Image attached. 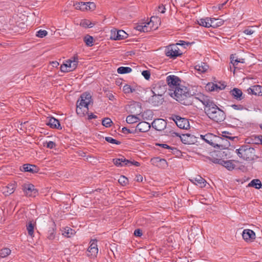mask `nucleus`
Returning a JSON list of instances; mask_svg holds the SVG:
<instances>
[{"label": "nucleus", "instance_id": "obj_1", "mask_svg": "<svg viewBox=\"0 0 262 262\" xmlns=\"http://www.w3.org/2000/svg\"><path fill=\"white\" fill-rule=\"evenodd\" d=\"M196 98L204 105L205 113L210 119L217 123L225 119V113L210 97L200 94L198 95Z\"/></svg>", "mask_w": 262, "mask_h": 262}, {"label": "nucleus", "instance_id": "obj_2", "mask_svg": "<svg viewBox=\"0 0 262 262\" xmlns=\"http://www.w3.org/2000/svg\"><path fill=\"white\" fill-rule=\"evenodd\" d=\"M169 94L174 97L176 100L185 105H192L193 99H198L197 97H193L191 94L189 89L182 85H179L173 90V92L169 93Z\"/></svg>", "mask_w": 262, "mask_h": 262}, {"label": "nucleus", "instance_id": "obj_3", "mask_svg": "<svg viewBox=\"0 0 262 262\" xmlns=\"http://www.w3.org/2000/svg\"><path fill=\"white\" fill-rule=\"evenodd\" d=\"M235 151L238 156L244 160L250 161L254 159L255 150L249 145H242Z\"/></svg>", "mask_w": 262, "mask_h": 262}, {"label": "nucleus", "instance_id": "obj_4", "mask_svg": "<svg viewBox=\"0 0 262 262\" xmlns=\"http://www.w3.org/2000/svg\"><path fill=\"white\" fill-rule=\"evenodd\" d=\"M93 102L92 96L90 93L85 92L82 94L76 102V113L78 115H83L81 109L82 107L86 108L88 110L89 105Z\"/></svg>", "mask_w": 262, "mask_h": 262}, {"label": "nucleus", "instance_id": "obj_5", "mask_svg": "<svg viewBox=\"0 0 262 262\" xmlns=\"http://www.w3.org/2000/svg\"><path fill=\"white\" fill-rule=\"evenodd\" d=\"M112 162L113 164L118 167H129L132 165H135L138 167L140 165L139 162L126 159L122 155H120L118 158L113 159Z\"/></svg>", "mask_w": 262, "mask_h": 262}, {"label": "nucleus", "instance_id": "obj_6", "mask_svg": "<svg viewBox=\"0 0 262 262\" xmlns=\"http://www.w3.org/2000/svg\"><path fill=\"white\" fill-rule=\"evenodd\" d=\"M172 136L180 137L182 143L185 144H192L196 142V137L191 134H183L181 136L179 133L173 132L172 133Z\"/></svg>", "mask_w": 262, "mask_h": 262}, {"label": "nucleus", "instance_id": "obj_7", "mask_svg": "<svg viewBox=\"0 0 262 262\" xmlns=\"http://www.w3.org/2000/svg\"><path fill=\"white\" fill-rule=\"evenodd\" d=\"M170 119L173 120L180 128L187 129L189 127V121L186 118H182L178 115H172Z\"/></svg>", "mask_w": 262, "mask_h": 262}, {"label": "nucleus", "instance_id": "obj_8", "mask_svg": "<svg viewBox=\"0 0 262 262\" xmlns=\"http://www.w3.org/2000/svg\"><path fill=\"white\" fill-rule=\"evenodd\" d=\"M182 53L180 52L177 45H170L165 50V55L170 58L175 59L181 56Z\"/></svg>", "mask_w": 262, "mask_h": 262}, {"label": "nucleus", "instance_id": "obj_9", "mask_svg": "<svg viewBox=\"0 0 262 262\" xmlns=\"http://www.w3.org/2000/svg\"><path fill=\"white\" fill-rule=\"evenodd\" d=\"M180 78L175 75H169L166 77V81L167 85L169 88V91H173L179 85H180L179 82L180 81Z\"/></svg>", "mask_w": 262, "mask_h": 262}, {"label": "nucleus", "instance_id": "obj_10", "mask_svg": "<svg viewBox=\"0 0 262 262\" xmlns=\"http://www.w3.org/2000/svg\"><path fill=\"white\" fill-rule=\"evenodd\" d=\"M22 189L27 196L35 197L38 194V190L35 186L31 183L24 184L22 186Z\"/></svg>", "mask_w": 262, "mask_h": 262}, {"label": "nucleus", "instance_id": "obj_11", "mask_svg": "<svg viewBox=\"0 0 262 262\" xmlns=\"http://www.w3.org/2000/svg\"><path fill=\"white\" fill-rule=\"evenodd\" d=\"M167 85L163 82H159L152 86L151 92L157 95L163 96L167 89Z\"/></svg>", "mask_w": 262, "mask_h": 262}, {"label": "nucleus", "instance_id": "obj_12", "mask_svg": "<svg viewBox=\"0 0 262 262\" xmlns=\"http://www.w3.org/2000/svg\"><path fill=\"white\" fill-rule=\"evenodd\" d=\"M127 37L128 34L124 31L120 30L112 31L110 38L112 40H117L126 38Z\"/></svg>", "mask_w": 262, "mask_h": 262}, {"label": "nucleus", "instance_id": "obj_13", "mask_svg": "<svg viewBox=\"0 0 262 262\" xmlns=\"http://www.w3.org/2000/svg\"><path fill=\"white\" fill-rule=\"evenodd\" d=\"M229 139H225V138H221V137L217 136L215 140V147H217L221 149H227L230 145V143L228 141Z\"/></svg>", "mask_w": 262, "mask_h": 262}, {"label": "nucleus", "instance_id": "obj_14", "mask_svg": "<svg viewBox=\"0 0 262 262\" xmlns=\"http://www.w3.org/2000/svg\"><path fill=\"white\" fill-rule=\"evenodd\" d=\"M20 170L21 171L29 172L31 173H37L39 170V168L35 165L30 164H24L20 167Z\"/></svg>", "mask_w": 262, "mask_h": 262}, {"label": "nucleus", "instance_id": "obj_15", "mask_svg": "<svg viewBox=\"0 0 262 262\" xmlns=\"http://www.w3.org/2000/svg\"><path fill=\"white\" fill-rule=\"evenodd\" d=\"M167 123L163 119H156L151 123L154 128L158 131H161L165 128Z\"/></svg>", "mask_w": 262, "mask_h": 262}, {"label": "nucleus", "instance_id": "obj_16", "mask_svg": "<svg viewBox=\"0 0 262 262\" xmlns=\"http://www.w3.org/2000/svg\"><path fill=\"white\" fill-rule=\"evenodd\" d=\"M230 94L234 99L238 101H242L245 98V95L243 94L242 90L236 88L231 90L230 91Z\"/></svg>", "mask_w": 262, "mask_h": 262}, {"label": "nucleus", "instance_id": "obj_17", "mask_svg": "<svg viewBox=\"0 0 262 262\" xmlns=\"http://www.w3.org/2000/svg\"><path fill=\"white\" fill-rule=\"evenodd\" d=\"M97 241L93 239L90 242V245L88 249L87 255L88 256H95L98 253Z\"/></svg>", "mask_w": 262, "mask_h": 262}, {"label": "nucleus", "instance_id": "obj_18", "mask_svg": "<svg viewBox=\"0 0 262 262\" xmlns=\"http://www.w3.org/2000/svg\"><path fill=\"white\" fill-rule=\"evenodd\" d=\"M248 94L255 96H262V86L254 85L250 86L247 90Z\"/></svg>", "mask_w": 262, "mask_h": 262}, {"label": "nucleus", "instance_id": "obj_19", "mask_svg": "<svg viewBox=\"0 0 262 262\" xmlns=\"http://www.w3.org/2000/svg\"><path fill=\"white\" fill-rule=\"evenodd\" d=\"M152 94L153 95L149 98L148 102L154 106H159L162 104L163 102V96Z\"/></svg>", "mask_w": 262, "mask_h": 262}, {"label": "nucleus", "instance_id": "obj_20", "mask_svg": "<svg viewBox=\"0 0 262 262\" xmlns=\"http://www.w3.org/2000/svg\"><path fill=\"white\" fill-rule=\"evenodd\" d=\"M242 236L243 239L246 242L251 241L256 237L255 232L250 229H244L243 231Z\"/></svg>", "mask_w": 262, "mask_h": 262}, {"label": "nucleus", "instance_id": "obj_21", "mask_svg": "<svg viewBox=\"0 0 262 262\" xmlns=\"http://www.w3.org/2000/svg\"><path fill=\"white\" fill-rule=\"evenodd\" d=\"M150 127L151 125L149 123L146 121H141L137 124L136 130H138L141 133H145L148 132Z\"/></svg>", "mask_w": 262, "mask_h": 262}, {"label": "nucleus", "instance_id": "obj_22", "mask_svg": "<svg viewBox=\"0 0 262 262\" xmlns=\"http://www.w3.org/2000/svg\"><path fill=\"white\" fill-rule=\"evenodd\" d=\"M190 181L201 188L205 187L207 183L206 180L200 176H198L195 178H192L190 179Z\"/></svg>", "mask_w": 262, "mask_h": 262}, {"label": "nucleus", "instance_id": "obj_23", "mask_svg": "<svg viewBox=\"0 0 262 262\" xmlns=\"http://www.w3.org/2000/svg\"><path fill=\"white\" fill-rule=\"evenodd\" d=\"M46 124L52 128L62 129L59 120L54 117H51L49 119L48 122L46 123Z\"/></svg>", "mask_w": 262, "mask_h": 262}, {"label": "nucleus", "instance_id": "obj_24", "mask_svg": "<svg viewBox=\"0 0 262 262\" xmlns=\"http://www.w3.org/2000/svg\"><path fill=\"white\" fill-rule=\"evenodd\" d=\"M150 163L152 165L158 167L165 166L167 164L166 160L161 159L159 157L151 158Z\"/></svg>", "mask_w": 262, "mask_h": 262}, {"label": "nucleus", "instance_id": "obj_25", "mask_svg": "<svg viewBox=\"0 0 262 262\" xmlns=\"http://www.w3.org/2000/svg\"><path fill=\"white\" fill-rule=\"evenodd\" d=\"M203 138H204V141L206 143L215 147V143L214 142H215L216 138H217L216 136L211 133H208L203 136Z\"/></svg>", "mask_w": 262, "mask_h": 262}, {"label": "nucleus", "instance_id": "obj_26", "mask_svg": "<svg viewBox=\"0 0 262 262\" xmlns=\"http://www.w3.org/2000/svg\"><path fill=\"white\" fill-rule=\"evenodd\" d=\"M209 26L213 28L219 27L224 23V20L221 18H210Z\"/></svg>", "mask_w": 262, "mask_h": 262}, {"label": "nucleus", "instance_id": "obj_27", "mask_svg": "<svg viewBox=\"0 0 262 262\" xmlns=\"http://www.w3.org/2000/svg\"><path fill=\"white\" fill-rule=\"evenodd\" d=\"M221 165L223 166L227 169H228V170H230V171L234 169L235 167V165L233 163L232 160L225 161V160H223L222 163H221Z\"/></svg>", "mask_w": 262, "mask_h": 262}, {"label": "nucleus", "instance_id": "obj_28", "mask_svg": "<svg viewBox=\"0 0 262 262\" xmlns=\"http://www.w3.org/2000/svg\"><path fill=\"white\" fill-rule=\"evenodd\" d=\"M141 116L143 120H151L153 118L154 113L151 110H147L142 113Z\"/></svg>", "mask_w": 262, "mask_h": 262}, {"label": "nucleus", "instance_id": "obj_29", "mask_svg": "<svg viewBox=\"0 0 262 262\" xmlns=\"http://www.w3.org/2000/svg\"><path fill=\"white\" fill-rule=\"evenodd\" d=\"M210 17H205L204 18H201L197 20L198 24L202 27H204L206 28H209L210 27Z\"/></svg>", "mask_w": 262, "mask_h": 262}, {"label": "nucleus", "instance_id": "obj_30", "mask_svg": "<svg viewBox=\"0 0 262 262\" xmlns=\"http://www.w3.org/2000/svg\"><path fill=\"white\" fill-rule=\"evenodd\" d=\"M249 187H252L256 189H259L261 186V182L259 179H253L249 184Z\"/></svg>", "mask_w": 262, "mask_h": 262}, {"label": "nucleus", "instance_id": "obj_31", "mask_svg": "<svg viewBox=\"0 0 262 262\" xmlns=\"http://www.w3.org/2000/svg\"><path fill=\"white\" fill-rule=\"evenodd\" d=\"M76 233L75 231L72 228L67 227L62 232V235L67 237H71Z\"/></svg>", "mask_w": 262, "mask_h": 262}, {"label": "nucleus", "instance_id": "obj_32", "mask_svg": "<svg viewBox=\"0 0 262 262\" xmlns=\"http://www.w3.org/2000/svg\"><path fill=\"white\" fill-rule=\"evenodd\" d=\"M150 23V22L148 23H147L146 24H145L144 25H138L136 26L135 29L136 30L139 31L141 32H148V31H150V29H149V27L147 25H149Z\"/></svg>", "mask_w": 262, "mask_h": 262}, {"label": "nucleus", "instance_id": "obj_33", "mask_svg": "<svg viewBox=\"0 0 262 262\" xmlns=\"http://www.w3.org/2000/svg\"><path fill=\"white\" fill-rule=\"evenodd\" d=\"M74 6L75 9L80 10L81 11L88 10V7H86V2H77L74 4Z\"/></svg>", "mask_w": 262, "mask_h": 262}, {"label": "nucleus", "instance_id": "obj_34", "mask_svg": "<svg viewBox=\"0 0 262 262\" xmlns=\"http://www.w3.org/2000/svg\"><path fill=\"white\" fill-rule=\"evenodd\" d=\"M15 190V184H11L8 185L4 188V193L6 195H8L13 193Z\"/></svg>", "mask_w": 262, "mask_h": 262}, {"label": "nucleus", "instance_id": "obj_35", "mask_svg": "<svg viewBox=\"0 0 262 262\" xmlns=\"http://www.w3.org/2000/svg\"><path fill=\"white\" fill-rule=\"evenodd\" d=\"M140 120V118L135 115H128L126 119V121L128 124H133Z\"/></svg>", "mask_w": 262, "mask_h": 262}, {"label": "nucleus", "instance_id": "obj_36", "mask_svg": "<svg viewBox=\"0 0 262 262\" xmlns=\"http://www.w3.org/2000/svg\"><path fill=\"white\" fill-rule=\"evenodd\" d=\"M56 228L50 227L47 232V238L49 240H53L55 237Z\"/></svg>", "mask_w": 262, "mask_h": 262}, {"label": "nucleus", "instance_id": "obj_37", "mask_svg": "<svg viewBox=\"0 0 262 262\" xmlns=\"http://www.w3.org/2000/svg\"><path fill=\"white\" fill-rule=\"evenodd\" d=\"M132 71V68L128 67H120L117 69V72L120 74L129 73Z\"/></svg>", "mask_w": 262, "mask_h": 262}, {"label": "nucleus", "instance_id": "obj_38", "mask_svg": "<svg viewBox=\"0 0 262 262\" xmlns=\"http://www.w3.org/2000/svg\"><path fill=\"white\" fill-rule=\"evenodd\" d=\"M27 230L28 231V234L31 236H33L34 235V225L32 223V222H29L27 225Z\"/></svg>", "mask_w": 262, "mask_h": 262}, {"label": "nucleus", "instance_id": "obj_39", "mask_svg": "<svg viewBox=\"0 0 262 262\" xmlns=\"http://www.w3.org/2000/svg\"><path fill=\"white\" fill-rule=\"evenodd\" d=\"M251 139L253 144H262V136L253 135L251 136Z\"/></svg>", "mask_w": 262, "mask_h": 262}, {"label": "nucleus", "instance_id": "obj_40", "mask_svg": "<svg viewBox=\"0 0 262 262\" xmlns=\"http://www.w3.org/2000/svg\"><path fill=\"white\" fill-rule=\"evenodd\" d=\"M94 38L92 36L87 35L84 38V41L88 47H92L93 46Z\"/></svg>", "mask_w": 262, "mask_h": 262}, {"label": "nucleus", "instance_id": "obj_41", "mask_svg": "<svg viewBox=\"0 0 262 262\" xmlns=\"http://www.w3.org/2000/svg\"><path fill=\"white\" fill-rule=\"evenodd\" d=\"M80 25L84 28H91L94 26V24L88 19H83L81 20Z\"/></svg>", "mask_w": 262, "mask_h": 262}, {"label": "nucleus", "instance_id": "obj_42", "mask_svg": "<svg viewBox=\"0 0 262 262\" xmlns=\"http://www.w3.org/2000/svg\"><path fill=\"white\" fill-rule=\"evenodd\" d=\"M11 250L7 248H5L1 249L0 251V256L2 258H4L8 256L11 253Z\"/></svg>", "mask_w": 262, "mask_h": 262}, {"label": "nucleus", "instance_id": "obj_43", "mask_svg": "<svg viewBox=\"0 0 262 262\" xmlns=\"http://www.w3.org/2000/svg\"><path fill=\"white\" fill-rule=\"evenodd\" d=\"M118 182L122 186H126L128 183V180L124 176H121L118 179Z\"/></svg>", "mask_w": 262, "mask_h": 262}, {"label": "nucleus", "instance_id": "obj_44", "mask_svg": "<svg viewBox=\"0 0 262 262\" xmlns=\"http://www.w3.org/2000/svg\"><path fill=\"white\" fill-rule=\"evenodd\" d=\"M112 123V121L109 118H105L102 120V124L106 127L111 126Z\"/></svg>", "mask_w": 262, "mask_h": 262}, {"label": "nucleus", "instance_id": "obj_45", "mask_svg": "<svg viewBox=\"0 0 262 262\" xmlns=\"http://www.w3.org/2000/svg\"><path fill=\"white\" fill-rule=\"evenodd\" d=\"M123 90L124 93L129 94L133 93L135 91V89L132 88L130 85L128 84H125L124 85L123 88Z\"/></svg>", "mask_w": 262, "mask_h": 262}, {"label": "nucleus", "instance_id": "obj_46", "mask_svg": "<svg viewBox=\"0 0 262 262\" xmlns=\"http://www.w3.org/2000/svg\"><path fill=\"white\" fill-rule=\"evenodd\" d=\"M105 140L111 144H114L116 145H120L121 144L120 141L117 140L111 137H106L105 138Z\"/></svg>", "mask_w": 262, "mask_h": 262}, {"label": "nucleus", "instance_id": "obj_47", "mask_svg": "<svg viewBox=\"0 0 262 262\" xmlns=\"http://www.w3.org/2000/svg\"><path fill=\"white\" fill-rule=\"evenodd\" d=\"M213 85L215 87L216 92L225 89L226 86L224 83H221V82L219 84L214 83V85Z\"/></svg>", "mask_w": 262, "mask_h": 262}, {"label": "nucleus", "instance_id": "obj_48", "mask_svg": "<svg viewBox=\"0 0 262 262\" xmlns=\"http://www.w3.org/2000/svg\"><path fill=\"white\" fill-rule=\"evenodd\" d=\"M48 34V32L45 30H39L37 31L36 36L39 38H43Z\"/></svg>", "mask_w": 262, "mask_h": 262}, {"label": "nucleus", "instance_id": "obj_49", "mask_svg": "<svg viewBox=\"0 0 262 262\" xmlns=\"http://www.w3.org/2000/svg\"><path fill=\"white\" fill-rule=\"evenodd\" d=\"M229 135H231V133L227 132H223L222 134L221 138H225V139H227L230 140L231 141H233V140L235 138V137H231L229 136Z\"/></svg>", "mask_w": 262, "mask_h": 262}, {"label": "nucleus", "instance_id": "obj_50", "mask_svg": "<svg viewBox=\"0 0 262 262\" xmlns=\"http://www.w3.org/2000/svg\"><path fill=\"white\" fill-rule=\"evenodd\" d=\"M231 107L235 110H237V111H243L244 110H246V108L242 104H232L231 105Z\"/></svg>", "mask_w": 262, "mask_h": 262}, {"label": "nucleus", "instance_id": "obj_51", "mask_svg": "<svg viewBox=\"0 0 262 262\" xmlns=\"http://www.w3.org/2000/svg\"><path fill=\"white\" fill-rule=\"evenodd\" d=\"M195 69L202 73L205 72L207 70L206 66H200L199 64L195 66Z\"/></svg>", "mask_w": 262, "mask_h": 262}, {"label": "nucleus", "instance_id": "obj_52", "mask_svg": "<svg viewBox=\"0 0 262 262\" xmlns=\"http://www.w3.org/2000/svg\"><path fill=\"white\" fill-rule=\"evenodd\" d=\"M238 63H245V59L244 58H236L234 60V63H233V67L234 68V69L237 68V66L238 64ZM235 72V70H234L233 73Z\"/></svg>", "mask_w": 262, "mask_h": 262}, {"label": "nucleus", "instance_id": "obj_53", "mask_svg": "<svg viewBox=\"0 0 262 262\" xmlns=\"http://www.w3.org/2000/svg\"><path fill=\"white\" fill-rule=\"evenodd\" d=\"M47 145H45V143H43V146L50 149H53L56 147V143L50 141L49 142H46Z\"/></svg>", "mask_w": 262, "mask_h": 262}, {"label": "nucleus", "instance_id": "obj_54", "mask_svg": "<svg viewBox=\"0 0 262 262\" xmlns=\"http://www.w3.org/2000/svg\"><path fill=\"white\" fill-rule=\"evenodd\" d=\"M208 159L210 161H211L212 163H215V164H218L220 165H221V163H222V162L223 160L222 159H217V158H216L214 157H212V158L208 157Z\"/></svg>", "mask_w": 262, "mask_h": 262}, {"label": "nucleus", "instance_id": "obj_55", "mask_svg": "<svg viewBox=\"0 0 262 262\" xmlns=\"http://www.w3.org/2000/svg\"><path fill=\"white\" fill-rule=\"evenodd\" d=\"M142 75L146 80H149L150 77V72L148 70H144L142 72Z\"/></svg>", "mask_w": 262, "mask_h": 262}, {"label": "nucleus", "instance_id": "obj_56", "mask_svg": "<svg viewBox=\"0 0 262 262\" xmlns=\"http://www.w3.org/2000/svg\"><path fill=\"white\" fill-rule=\"evenodd\" d=\"M86 7H88V10H94L96 8V5L93 2H86Z\"/></svg>", "mask_w": 262, "mask_h": 262}, {"label": "nucleus", "instance_id": "obj_57", "mask_svg": "<svg viewBox=\"0 0 262 262\" xmlns=\"http://www.w3.org/2000/svg\"><path fill=\"white\" fill-rule=\"evenodd\" d=\"M60 70L62 72L67 73L71 72V70L68 68L67 64L63 63L60 66Z\"/></svg>", "mask_w": 262, "mask_h": 262}, {"label": "nucleus", "instance_id": "obj_58", "mask_svg": "<svg viewBox=\"0 0 262 262\" xmlns=\"http://www.w3.org/2000/svg\"><path fill=\"white\" fill-rule=\"evenodd\" d=\"M169 152L174 155H179L181 153V151L174 147H171V149L169 150Z\"/></svg>", "mask_w": 262, "mask_h": 262}, {"label": "nucleus", "instance_id": "obj_59", "mask_svg": "<svg viewBox=\"0 0 262 262\" xmlns=\"http://www.w3.org/2000/svg\"><path fill=\"white\" fill-rule=\"evenodd\" d=\"M213 85H214V83H208L206 85V88L210 92L216 91L215 88Z\"/></svg>", "mask_w": 262, "mask_h": 262}, {"label": "nucleus", "instance_id": "obj_60", "mask_svg": "<svg viewBox=\"0 0 262 262\" xmlns=\"http://www.w3.org/2000/svg\"><path fill=\"white\" fill-rule=\"evenodd\" d=\"M134 234L137 237H141L142 235V231L140 229H137L134 231Z\"/></svg>", "mask_w": 262, "mask_h": 262}, {"label": "nucleus", "instance_id": "obj_61", "mask_svg": "<svg viewBox=\"0 0 262 262\" xmlns=\"http://www.w3.org/2000/svg\"><path fill=\"white\" fill-rule=\"evenodd\" d=\"M156 145L161 147L165 149H168V150H170V149H171V147L166 144L157 143V144H156Z\"/></svg>", "mask_w": 262, "mask_h": 262}, {"label": "nucleus", "instance_id": "obj_62", "mask_svg": "<svg viewBox=\"0 0 262 262\" xmlns=\"http://www.w3.org/2000/svg\"><path fill=\"white\" fill-rule=\"evenodd\" d=\"M122 132L125 134H128L133 133L134 131H132L131 130H130L129 129H128L126 127H123L122 128Z\"/></svg>", "mask_w": 262, "mask_h": 262}, {"label": "nucleus", "instance_id": "obj_63", "mask_svg": "<svg viewBox=\"0 0 262 262\" xmlns=\"http://www.w3.org/2000/svg\"><path fill=\"white\" fill-rule=\"evenodd\" d=\"M78 62L75 61V60H72V69H70L71 71H74L76 69L78 66Z\"/></svg>", "mask_w": 262, "mask_h": 262}, {"label": "nucleus", "instance_id": "obj_64", "mask_svg": "<svg viewBox=\"0 0 262 262\" xmlns=\"http://www.w3.org/2000/svg\"><path fill=\"white\" fill-rule=\"evenodd\" d=\"M254 31L250 28H248L244 31V33L247 35H251Z\"/></svg>", "mask_w": 262, "mask_h": 262}]
</instances>
